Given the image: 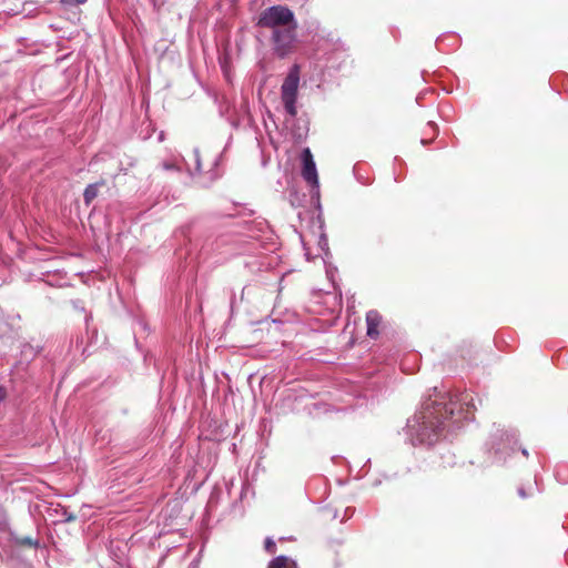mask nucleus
<instances>
[{
    "instance_id": "f257e3e1",
    "label": "nucleus",
    "mask_w": 568,
    "mask_h": 568,
    "mask_svg": "<svg viewBox=\"0 0 568 568\" xmlns=\"http://www.w3.org/2000/svg\"><path fill=\"white\" fill-rule=\"evenodd\" d=\"M474 397L468 392L454 394L446 400H428L407 420L406 434L413 445H433L445 429L459 428L462 420L473 418Z\"/></svg>"
},
{
    "instance_id": "f03ea898",
    "label": "nucleus",
    "mask_w": 568,
    "mask_h": 568,
    "mask_svg": "<svg viewBox=\"0 0 568 568\" xmlns=\"http://www.w3.org/2000/svg\"><path fill=\"white\" fill-rule=\"evenodd\" d=\"M295 17L292 10L285 6H272L263 10L260 14L257 26L276 30L295 23Z\"/></svg>"
},
{
    "instance_id": "7ed1b4c3",
    "label": "nucleus",
    "mask_w": 568,
    "mask_h": 568,
    "mask_svg": "<svg viewBox=\"0 0 568 568\" xmlns=\"http://www.w3.org/2000/svg\"><path fill=\"white\" fill-rule=\"evenodd\" d=\"M300 83L298 67L294 65L281 87V99L287 114L294 118L297 114L296 99Z\"/></svg>"
},
{
    "instance_id": "20e7f679",
    "label": "nucleus",
    "mask_w": 568,
    "mask_h": 568,
    "mask_svg": "<svg viewBox=\"0 0 568 568\" xmlns=\"http://www.w3.org/2000/svg\"><path fill=\"white\" fill-rule=\"evenodd\" d=\"M297 22L272 31L273 51L278 58H285L293 52L296 42Z\"/></svg>"
},
{
    "instance_id": "39448f33",
    "label": "nucleus",
    "mask_w": 568,
    "mask_h": 568,
    "mask_svg": "<svg viewBox=\"0 0 568 568\" xmlns=\"http://www.w3.org/2000/svg\"><path fill=\"white\" fill-rule=\"evenodd\" d=\"M303 179L312 186L318 189V175L313 155L310 149H304L302 152Z\"/></svg>"
},
{
    "instance_id": "423d86ee",
    "label": "nucleus",
    "mask_w": 568,
    "mask_h": 568,
    "mask_svg": "<svg viewBox=\"0 0 568 568\" xmlns=\"http://www.w3.org/2000/svg\"><path fill=\"white\" fill-rule=\"evenodd\" d=\"M382 316L375 310L367 312L366 314V323H367V335L372 338H376L378 336V325L381 324Z\"/></svg>"
},
{
    "instance_id": "0eeeda50",
    "label": "nucleus",
    "mask_w": 568,
    "mask_h": 568,
    "mask_svg": "<svg viewBox=\"0 0 568 568\" xmlns=\"http://www.w3.org/2000/svg\"><path fill=\"white\" fill-rule=\"evenodd\" d=\"M267 568H297V564L287 556H277L272 559Z\"/></svg>"
},
{
    "instance_id": "6e6552de",
    "label": "nucleus",
    "mask_w": 568,
    "mask_h": 568,
    "mask_svg": "<svg viewBox=\"0 0 568 568\" xmlns=\"http://www.w3.org/2000/svg\"><path fill=\"white\" fill-rule=\"evenodd\" d=\"M104 185V181L89 184L83 192V201L85 205H90L92 201L98 196L99 187Z\"/></svg>"
},
{
    "instance_id": "1a4fd4ad",
    "label": "nucleus",
    "mask_w": 568,
    "mask_h": 568,
    "mask_svg": "<svg viewBox=\"0 0 568 568\" xmlns=\"http://www.w3.org/2000/svg\"><path fill=\"white\" fill-rule=\"evenodd\" d=\"M193 160H194V171L190 166H187V170L191 174L200 173L201 172V159H200V152L197 149L193 151Z\"/></svg>"
},
{
    "instance_id": "9d476101",
    "label": "nucleus",
    "mask_w": 568,
    "mask_h": 568,
    "mask_svg": "<svg viewBox=\"0 0 568 568\" xmlns=\"http://www.w3.org/2000/svg\"><path fill=\"white\" fill-rule=\"evenodd\" d=\"M556 476L560 481L568 483V466L558 467Z\"/></svg>"
},
{
    "instance_id": "9b49d317",
    "label": "nucleus",
    "mask_w": 568,
    "mask_h": 568,
    "mask_svg": "<svg viewBox=\"0 0 568 568\" xmlns=\"http://www.w3.org/2000/svg\"><path fill=\"white\" fill-rule=\"evenodd\" d=\"M19 544L23 545V546L34 547V548L39 547V540L33 539L32 537H22L19 539Z\"/></svg>"
},
{
    "instance_id": "f8f14e48",
    "label": "nucleus",
    "mask_w": 568,
    "mask_h": 568,
    "mask_svg": "<svg viewBox=\"0 0 568 568\" xmlns=\"http://www.w3.org/2000/svg\"><path fill=\"white\" fill-rule=\"evenodd\" d=\"M264 548H265V550L268 554H275L276 552V544H275V541L271 537H267L265 539Z\"/></svg>"
},
{
    "instance_id": "ddd939ff",
    "label": "nucleus",
    "mask_w": 568,
    "mask_h": 568,
    "mask_svg": "<svg viewBox=\"0 0 568 568\" xmlns=\"http://www.w3.org/2000/svg\"><path fill=\"white\" fill-rule=\"evenodd\" d=\"M161 165L163 170H180V165L176 160H173L171 162H163Z\"/></svg>"
},
{
    "instance_id": "4468645a",
    "label": "nucleus",
    "mask_w": 568,
    "mask_h": 568,
    "mask_svg": "<svg viewBox=\"0 0 568 568\" xmlns=\"http://www.w3.org/2000/svg\"><path fill=\"white\" fill-rule=\"evenodd\" d=\"M505 435H506L507 440L509 442V444H510V443L513 444V445L510 446L511 452H515V445L517 444V437H516V434H515V433H511V434L506 433Z\"/></svg>"
},
{
    "instance_id": "2eb2a0df",
    "label": "nucleus",
    "mask_w": 568,
    "mask_h": 568,
    "mask_svg": "<svg viewBox=\"0 0 568 568\" xmlns=\"http://www.w3.org/2000/svg\"><path fill=\"white\" fill-rule=\"evenodd\" d=\"M87 0H60L64 6H77L80 3H84Z\"/></svg>"
},
{
    "instance_id": "dca6fc26",
    "label": "nucleus",
    "mask_w": 568,
    "mask_h": 568,
    "mask_svg": "<svg viewBox=\"0 0 568 568\" xmlns=\"http://www.w3.org/2000/svg\"><path fill=\"white\" fill-rule=\"evenodd\" d=\"M7 390L3 386H0V403L6 398Z\"/></svg>"
},
{
    "instance_id": "f3484780",
    "label": "nucleus",
    "mask_w": 568,
    "mask_h": 568,
    "mask_svg": "<svg viewBox=\"0 0 568 568\" xmlns=\"http://www.w3.org/2000/svg\"><path fill=\"white\" fill-rule=\"evenodd\" d=\"M518 495L521 498H526L527 497V494H526V491H525V489L523 487L518 488Z\"/></svg>"
},
{
    "instance_id": "a211bd4d",
    "label": "nucleus",
    "mask_w": 568,
    "mask_h": 568,
    "mask_svg": "<svg viewBox=\"0 0 568 568\" xmlns=\"http://www.w3.org/2000/svg\"><path fill=\"white\" fill-rule=\"evenodd\" d=\"M73 520H75V516H74V515H72V514H71V515H68V517H67V521H73Z\"/></svg>"
},
{
    "instance_id": "6ab92c4d",
    "label": "nucleus",
    "mask_w": 568,
    "mask_h": 568,
    "mask_svg": "<svg viewBox=\"0 0 568 568\" xmlns=\"http://www.w3.org/2000/svg\"><path fill=\"white\" fill-rule=\"evenodd\" d=\"M428 126L432 128L434 131H436V124L432 121L428 122Z\"/></svg>"
},
{
    "instance_id": "aec40b11",
    "label": "nucleus",
    "mask_w": 568,
    "mask_h": 568,
    "mask_svg": "<svg viewBox=\"0 0 568 568\" xmlns=\"http://www.w3.org/2000/svg\"><path fill=\"white\" fill-rule=\"evenodd\" d=\"M521 453H523V455H524L525 457H528V452H527V449L523 448V449H521Z\"/></svg>"
}]
</instances>
